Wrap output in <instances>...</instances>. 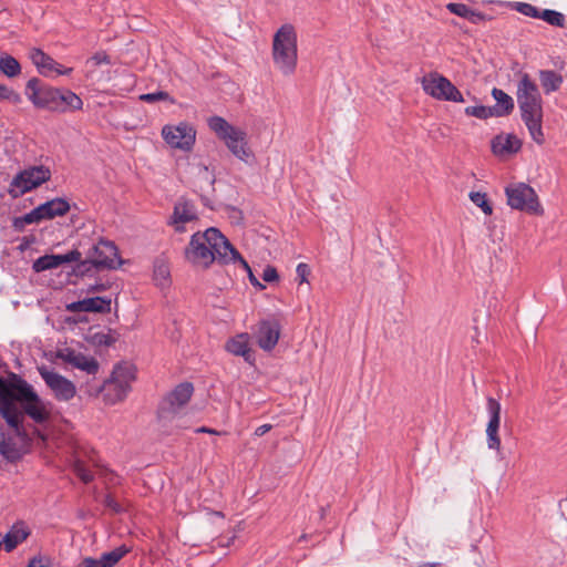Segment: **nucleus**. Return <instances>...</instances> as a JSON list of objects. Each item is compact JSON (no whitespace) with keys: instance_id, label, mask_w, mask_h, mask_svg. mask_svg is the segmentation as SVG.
<instances>
[{"instance_id":"50","label":"nucleus","mask_w":567,"mask_h":567,"mask_svg":"<svg viewBox=\"0 0 567 567\" xmlns=\"http://www.w3.org/2000/svg\"><path fill=\"white\" fill-rule=\"evenodd\" d=\"M93 564H95V559L94 558H85L83 560V567H96Z\"/></svg>"},{"instance_id":"44","label":"nucleus","mask_w":567,"mask_h":567,"mask_svg":"<svg viewBox=\"0 0 567 567\" xmlns=\"http://www.w3.org/2000/svg\"><path fill=\"white\" fill-rule=\"evenodd\" d=\"M296 272L299 284L307 282L310 275V267L307 264L301 262L297 266Z\"/></svg>"},{"instance_id":"29","label":"nucleus","mask_w":567,"mask_h":567,"mask_svg":"<svg viewBox=\"0 0 567 567\" xmlns=\"http://www.w3.org/2000/svg\"><path fill=\"white\" fill-rule=\"evenodd\" d=\"M130 553V548L125 545L114 548L111 551L104 553L99 559H95L96 567H117V563Z\"/></svg>"},{"instance_id":"13","label":"nucleus","mask_w":567,"mask_h":567,"mask_svg":"<svg viewBox=\"0 0 567 567\" xmlns=\"http://www.w3.org/2000/svg\"><path fill=\"white\" fill-rule=\"evenodd\" d=\"M162 136L171 147L190 151L196 141V131L190 124L182 122L177 125H165Z\"/></svg>"},{"instance_id":"46","label":"nucleus","mask_w":567,"mask_h":567,"mask_svg":"<svg viewBox=\"0 0 567 567\" xmlns=\"http://www.w3.org/2000/svg\"><path fill=\"white\" fill-rule=\"evenodd\" d=\"M27 567H50V561L44 557H33L29 560Z\"/></svg>"},{"instance_id":"33","label":"nucleus","mask_w":567,"mask_h":567,"mask_svg":"<svg viewBox=\"0 0 567 567\" xmlns=\"http://www.w3.org/2000/svg\"><path fill=\"white\" fill-rule=\"evenodd\" d=\"M450 12L465 18L472 22H477L483 20V16L481 13L472 11L466 4L463 3H449L446 6Z\"/></svg>"},{"instance_id":"41","label":"nucleus","mask_w":567,"mask_h":567,"mask_svg":"<svg viewBox=\"0 0 567 567\" xmlns=\"http://www.w3.org/2000/svg\"><path fill=\"white\" fill-rule=\"evenodd\" d=\"M0 100H9L13 103H19L21 97L16 91L0 84Z\"/></svg>"},{"instance_id":"1","label":"nucleus","mask_w":567,"mask_h":567,"mask_svg":"<svg viewBox=\"0 0 567 567\" xmlns=\"http://www.w3.org/2000/svg\"><path fill=\"white\" fill-rule=\"evenodd\" d=\"M23 413L40 424L50 419L48 404L32 385L16 375L10 381L0 377V414L17 434L21 433Z\"/></svg>"},{"instance_id":"51","label":"nucleus","mask_w":567,"mask_h":567,"mask_svg":"<svg viewBox=\"0 0 567 567\" xmlns=\"http://www.w3.org/2000/svg\"><path fill=\"white\" fill-rule=\"evenodd\" d=\"M99 343L110 344V337L106 334L99 336Z\"/></svg>"},{"instance_id":"38","label":"nucleus","mask_w":567,"mask_h":567,"mask_svg":"<svg viewBox=\"0 0 567 567\" xmlns=\"http://www.w3.org/2000/svg\"><path fill=\"white\" fill-rule=\"evenodd\" d=\"M515 9L527 17L539 19L540 12L535 6L526 2H517Z\"/></svg>"},{"instance_id":"24","label":"nucleus","mask_w":567,"mask_h":567,"mask_svg":"<svg viewBox=\"0 0 567 567\" xmlns=\"http://www.w3.org/2000/svg\"><path fill=\"white\" fill-rule=\"evenodd\" d=\"M101 391L103 392L105 403L110 405L123 401L130 392L127 388L114 382L112 379L105 381Z\"/></svg>"},{"instance_id":"4","label":"nucleus","mask_w":567,"mask_h":567,"mask_svg":"<svg viewBox=\"0 0 567 567\" xmlns=\"http://www.w3.org/2000/svg\"><path fill=\"white\" fill-rule=\"evenodd\" d=\"M207 125L237 159L249 163L254 158L246 130L230 124L218 115L208 117Z\"/></svg>"},{"instance_id":"8","label":"nucleus","mask_w":567,"mask_h":567,"mask_svg":"<svg viewBox=\"0 0 567 567\" xmlns=\"http://www.w3.org/2000/svg\"><path fill=\"white\" fill-rule=\"evenodd\" d=\"M421 85L423 91L433 99L457 103L464 102L458 89L447 78L437 72L424 75Z\"/></svg>"},{"instance_id":"18","label":"nucleus","mask_w":567,"mask_h":567,"mask_svg":"<svg viewBox=\"0 0 567 567\" xmlns=\"http://www.w3.org/2000/svg\"><path fill=\"white\" fill-rule=\"evenodd\" d=\"M255 337L258 346L265 350H272L280 337V324L277 320H262L258 323Z\"/></svg>"},{"instance_id":"43","label":"nucleus","mask_w":567,"mask_h":567,"mask_svg":"<svg viewBox=\"0 0 567 567\" xmlns=\"http://www.w3.org/2000/svg\"><path fill=\"white\" fill-rule=\"evenodd\" d=\"M87 63H92L93 66H99L101 64H110V56L105 52H96L94 55H92Z\"/></svg>"},{"instance_id":"5","label":"nucleus","mask_w":567,"mask_h":567,"mask_svg":"<svg viewBox=\"0 0 567 567\" xmlns=\"http://www.w3.org/2000/svg\"><path fill=\"white\" fill-rule=\"evenodd\" d=\"M297 32L292 24L281 25L272 39L271 56L276 69L284 75H292L298 62Z\"/></svg>"},{"instance_id":"47","label":"nucleus","mask_w":567,"mask_h":567,"mask_svg":"<svg viewBox=\"0 0 567 567\" xmlns=\"http://www.w3.org/2000/svg\"><path fill=\"white\" fill-rule=\"evenodd\" d=\"M104 505L106 507L113 509L114 512L121 511L120 505L115 502V499L111 495L105 496Z\"/></svg>"},{"instance_id":"19","label":"nucleus","mask_w":567,"mask_h":567,"mask_svg":"<svg viewBox=\"0 0 567 567\" xmlns=\"http://www.w3.org/2000/svg\"><path fill=\"white\" fill-rule=\"evenodd\" d=\"M82 254L74 249L64 255H44L34 260L32 268L35 272L54 269L63 264L80 261Z\"/></svg>"},{"instance_id":"30","label":"nucleus","mask_w":567,"mask_h":567,"mask_svg":"<svg viewBox=\"0 0 567 567\" xmlns=\"http://www.w3.org/2000/svg\"><path fill=\"white\" fill-rule=\"evenodd\" d=\"M0 454L8 461H17L21 457V452L12 437L0 430Z\"/></svg>"},{"instance_id":"36","label":"nucleus","mask_w":567,"mask_h":567,"mask_svg":"<svg viewBox=\"0 0 567 567\" xmlns=\"http://www.w3.org/2000/svg\"><path fill=\"white\" fill-rule=\"evenodd\" d=\"M470 199L471 202L476 205L477 207H480L483 213L485 215H492L493 213V207L492 205L489 204L488 199H487V195L485 193H481V192H471L470 193Z\"/></svg>"},{"instance_id":"6","label":"nucleus","mask_w":567,"mask_h":567,"mask_svg":"<svg viewBox=\"0 0 567 567\" xmlns=\"http://www.w3.org/2000/svg\"><path fill=\"white\" fill-rule=\"evenodd\" d=\"M194 392L193 384L184 382L178 384L161 402L157 411L158 420L167 424L176 419L181 410L188 403Z\"/></svg>"},{"instance_id":"31","label":"nucleus","mask_w":567,"mask_h":567,"mask_svg":"<svg viewBox=\"0 0 567 567\" xmlns=\"http://www.w3.org/2000/svg\"><path fill=\"white\" fill-rule=\"evenodd\" d=\"M82 100L71 91H58V110L64 112L68 107L71 110H81Z\"/></svg>"},{"instance_id":"52","label":"nucleus","mask_w":567,"mask_h":567,"mask_svg":"<svg viewBox=\"0 0 567 567\" xmlns=\"http://www.w3.org/2000/svg\"><path fill=\"white\" fill-rule=\"evenodd\" d=\"M419 567H441V564H439V563L424 564V565H421Z\"/></svg>"},{"instance_id":"11","label":"nucleus","mask_w":567,"mask_h":567,"mask_svg":"<svg viewBox=\"0 0 567 567\" xmlns=\"http://www.w3.org/2000/svg\"><path fill=\"white\" fill-rule=\"evenodd\" d=\"M58 91L43 84L39 79L32 78L27 82L24 93L35 107L56 111Z\"/></svg>"},{"instance_id":"45","label":"nucleus","mask_w":567,"mask_h":567,"mask_svg":"<svg viewBox=\"0 0 567 567\" xmlns=\"http://www.w3.org/2000/svg\"><path fill=\"white\" fill-rule=\"evenodd\" d=\"M262 279L267 282H275L279 279L278 272L275 267L267 266L262 272Z\"/></svg>"},{"instance_id":"12","label":"nucleus","mask_w":567,"mask_h":567,"mask_svg":"<svg viewBox=\"0 0 567 567\" xmlns=\"http://www.w3.org/2000/svg\"><path fill=\"white\" fill-rule=\"evenodd\" d=\"M38 371L58 401L68 402L75 396L76 388L71 380L47 367H40Z\"/></svg>"},{"instance_id":"10","label":"nucleus","mask_w":567,"mask_h":567,"mask_svg":"<svg viewBox=\"0 0 567 567\" xmlns=\"http://www.w3.org/2000/svg\"><path fill=\"white\" fill-rule=\"evenodd\" d=\"M70 210V204L64 198H53L25 214L22 218L14 220V226L20 227L24 224L40 223L45 219H52L58 216H64Z\"/></svg>"},{"instance_id":"39","label":"nucleus","mask_w":567,"mask_h":567,"mask_svg":"<svg viewBox=\"0 0 567 567\" xmlns=\"http://www.w3.org/2000/svg\"><path fill=\"white\" fill-rule=\"evenodd\" d=\"M465 113L477 118H487L493 115L492 109L486 106H468Z\"/></svg>"},{"instance_id":"3","label":"nucleus","mask_w":567,"mask_h":567,"mask_svg":"<svg viewBox=\"0 0 567 567\" xmlns=\"http://www.w3.org/2000/svg\"><path fill=\"white\" fill-rule=\"evenodd\" d=\"M517 103L522 120L528 128L534 142L542 145L545 142L543 123V100L538 86L527 73L522 74L517 84Z\"/></svg>"},{"instance_id":"34","label":"nucleus","mask_w":567,"mask_h":567,"mask_svg":"<svg viewBox=\"0 0 567 567\" xmlns=\"http://www.w3.org/2000/svg\"><path fill=\"white\" fill-rule=\"evenodd\" d=\"M0 71L9 78H14L20 74L21 66L17 59L6 54L0 56Z\"/></svg>"},{"instance_id":"17","label":"nucleus","mask_w":567,"mask_h":567,"mask_svg":"<svg viewBox=\"0 0 567 567\" xmlns=\"http://www.w3.org/2000/svg\"><path fill=\"white\" fill-rule=\"evenodd\" d=\"M487 412L489 414V421L486 426L487 446L491 450H501V439L498 436V429L501 424V404L493 398H487Z\"/></svg>"},{"instance_id":"26","label":"nucleus","mask_w":567,"mask_h":567,"mask_svg":"<svg viewBox=\"0 0 567 567\" xmlns=\"http://www.w3.org/2000/svg\"><path fill=\"white\" fill-rule=\"evenodd\" d=\"M492 95L496 101V105L491 107L493 115L505 116L514 110V101L512 96H509L503 90L494 87Z\"/></svg>"},{"instance_id":"21","label":"nucleus","mask_w":567,"mask_h":567,"mask_svg":"<svg viewBox=\"0 0 567 567\" xmlns=\"http://www.w3.org/2000/svg\"><path fill=\"white\" fill-rule=\"evenodd\" d=\"M224 348L228 353L241 357L249 364H252L255 361L254 351L250 347V336L246 332L230 337L225 342Z\"/></svg>"},{"instance_id":"22","label":"nucleus","mask_w":567,"mask_h":567,"mask_svg":"<svg viewBox=\"0 0 567 567\" xmlns=\"http://www.w3.org/2000/svg\"><path fill=\"white\" fill-rule=\"evenodd\" d=\"M71 312H99L107 313L111 311V299L104 297H92L79 300L66 306Z\"/></svg>"},{"instance_id":"37","label":"nucleus","mask_w":567,"mask_h":567,"mask_svg":"<svg viewBox=\"0 0 567 567\" xmlns=\"http://www.w3.org/2000/svg\"><path fill=\"white\" fill-rule=\"evenodd\" d=\"M140 100L146 103H155L159 101H168L172 104L175 103V100L165 91L142 94L140 95Z\"/></svg>"},{"instance_id":"27","label":"nucleus","mask_w":567,"mask_h":567,"mask_svg":"<svg viewBox=\"0 0 567 567\" xmlns=\"http://www.w3.org/2000/svg\"><path fill=\"white\" fill-rule=\"evenodd\" d=\"M114 382L124 385L128 390H131V383L135 379V368L131 363H121L117 364L113 372L111 378Z\"/></svg>"},{"instance_id":"48","label":"nucleus","mask_w":567,"mask_h":567,"mask_svg":"<svg viewBox=\"0 0 567 567\" xmlns=\"http://www.w3.org/2000/svg\"><path fill=\"white\" fill-rule=\"evenodd\" d=\"M271 429L272 426L270 424H262L255 430V435L262 436L266 433H268Z\"/></svg>"},{"instance_id":"14","label":"nucleus","mask_w":567,"mask_h":567,"mask_svg":"<svg viewBox=\"0 0 567 567\" xmlns=\"http://www.w3.org/2000/svg\"><path fill=\"white\" fill-rule=\"evenodd\" d=\"M86 258L96 268H115L120 264L116 246L103 239L92 246Z\"/></svg>"},{"instance_id":"16","label":"nucleus","mask_w":567,"mask_h":567,"mask_svg":"<svg viewBox=\"0 0 567 567\" xmlns=\"http://www.w3.org/2000/svg\"><path fill=\"white\" fill-rule=\"evenodd\" d=\"M198 218L195 205L184 198L176 202L173 214L169 219V225L174 227L177 233L186 231V225L196 221Z\"/></svg>"},{"instance_id":"9","label":"nucleus","mask_w":567,"mask_h":567,"mask_svg":"<svg viewBox=\"0 0 567 567\" xmlns=\"http://www.w3.org/2000/svg\"><path fill=\"white\" fill-rule=\"evenodd\" d=\"M51 171L44 165L30 166L19 172L10 183L9 193L19 197L48 182Z\"/></svg>"},{"instance_id":"15","label":"nucleus","mask_w":567,"mask_h":567,"mask_svg":"<svg viewBox=\"0 0 567 567\" xmlns=\"http://www.w3.org/2000/svg\"><path fill=\"white\" fill-rule=\"evenodd\" d=\"M56 358L89 374H95L99 371L100 364L93 357L85 355L69 347L58 350Z\"/></svg>"},{"instance_id":"32","label":"nucleus","mask_w":567,"mask_h":567,"mask_svg":"<svg viewBox=\"0 0 567 567\" xmlns=\"http://www.w3.org/2000/svg\"><path fill=\"white\" fill-rule=\"evenodd\" d=\"M153 278L157 286L165 288L171 282L168 265L164 260H156L154 264Z\"/></svg>"},{"instance_id":"23","label":"nucleus","mask_w":567,"mask_h":567,"mask_svg":"<svg viewBox=\"0 0 567 567\" xmlns=\"http://www.w3.org/2000/svg\"><path fill=\"white\" fill-rule=\"evenodd\" d=\"M491 146L494 155L498 157H507L520 150L522 142L513 134H501L492 140Z\"/></svg>"},{"instance_id":"53","label":"nucleus","mask_w":567,"mask_h":567,"mask_svg":"<svg viewBox=\"0 0 567 567\" xmlns=\"http://www.w3.org/2000/svg\"><path fill=\"white\" fill-rule=\"evenodd\" d=\"M214 515H216V516H218V517L223 518V514H221L220 512H215V513H214Z\"/></svg>"},{"instance_id":"25","label":"nucleus","mask_w":567,"mask_h":567,"mask_svg":"<svg viewBox=\"0 0 567 567\" xmlns=\"http://www.w3.org/2000/svg\"><path fill=\"white\" fill-rule=\"evenodd\" d=\"M29 536V529L23 523L16 524L6 534L3 540L6 551H12L19 544L27 539Z\"/></svg>"},{"instance_id":"42","label":"nucleus","mask_w":567,"mask_h":567,"mask_svg":"<svg viewBox=\"0 0 567 567\" xmlns=\"http://www.w3.org/2000/svg\"><path fill=\"white\" fill-rule=\"evenodd\" d=\"M236 261H238L243 268L247 271L248 274V277H249V281L252 286L259 288V289H264L265 286L261 285L258 279L254 276L252 271H251V268L249 267V265L247 264V261L239 255V258L236 259Z\"/></svg>"},{"instance_id":"28","label":"nucleus","mask_w":567,"mask_h":567,"mask_svg":"<svg viewBox=\"0 0 567 567\" xmlns=\"http://www.w3.org/2000/svg\"><path fill=\"white\" fill-rule=\"evenodd\" d=\"M538 75L540 85L546 94L559 90L564 81L563 75L553 70H540Z\"/></svg>"},{"instance_id":"20","label":"nucleus","mask_w":567,"mask_h":567,"mask_svg":"<svg viewBox=\"0 0 567 567\" xmlns=\"http://www.w3.org/2000/svg\"><path fill=\"white\" fill-rule=\"evenodd\" d=\"M30 59L32 60L33 64L38 68L40 73L45 76L51 75V73L53 72L59 75H65L72 72L71 68H64L40 49H32L30 52Z\"/></svg>"},{"instance_id":"40","label":"nucleus","mask_w":567,"mask_h":567,"mask_svg":"<svg viewBox=\"0 0 567 567\" xmlns=\"http://www.w3.org/2000/svg\"><path fill=\"white\" fill-rule=\"evenodd\" d=\"M76 476L84 483H89L93 480V474L86 466L81 462L76 461L73 465Z\"/></svg>"},{"instance_id":"2","label":"nucleus","mask_w":567,"mask_h":567,"mask_svg":"<svg viewBox=\"0 0 567 567\" xmlns=\"http://www.w3.org/2000/svg\"><path fill=\"white\" fill-rule=\"evenodd\" d=\"M185 258L193 266L207 269L215 261L219 265L236 262L239 252L217 228L210 227L192 236Z\"/></svg>"},{"instance_id":"49","label":"nucleus","mask_w":567,"mask_h":567,"mask_svg":"<svg viewBox=\"0 0 567 567\" xmlns=\"http://www.w3.org/2000/svg\"><path fill=\"white\" fill-rule=\"evenodd\" d=\"M196 433H208V434H218L217 431L210 427L202 426L195 430Z\"/></svg>"},{"instance_id":"7","label":"nucleus","mask_w":567,"mask_h":567,"mask_svg":"<svg viewBox=\"0 0 567 567\" xmlns=\"http://www.w3.org/2000/svg\"><path fill=\"white\" fill-rule=\"evenodd\" d=\"M507 204L513 209L542 215L543 208L535 190L525 183L511 184L505 188Z\"/></svg>"},{"instance_id":"35","label":"nucleus","mask_w":567,"mask_h":567,"mask_svg":"<svg viewBox=\"0 0 567 567\" xmlns=\"http://www.w3.org/2000/svg\"><path fill=\"white\" fill-rule=\"evenodd\" d=\"M539 19L544 20L550 25L559 28H564L566 22V18L563 13L550 9L543 10L540 12Z\"/></svg>"}]
</instances>
